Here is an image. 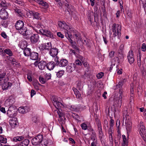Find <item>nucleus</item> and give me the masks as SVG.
<instances>
[{
  "label": "nucleus",
  "instance_id": "3c124183",
  "mask_svg": "<svg viewBox=\"0 0 146 146\" xmlns=\"http://www.w3.org/2000/svg\"><path fill=\"white\" fill-rule=\"evenodd\" d=\"M0 55L3 57L5 56H6V54L5 52V50H3L2 48H0Z\"/></svg>",
  "mask_w": 146,
  "mask_h": 146
},
{
  "label": "nucleus",
  "instance_id": "aec40b11",
  "mask_svg": "<svg viewBox=\"0 0 146 146\" xmlns=\"http://www.w3.org/2000/svg\"><path fill=\"white\" fill-rule=\"evenodd\" d=\"M1 70H0V84L2 83V82L6 80L5 76L6 72L3 71V72H1Z\"/></svg>",
  "mask_w": 146,
  "mask_h": 146
},
{
  "label": "nucleus",
  "instance_id": "0eeeda50",
  "mask_svg": "<svg viewBox=\"0 0 146 146\" xmlns=\"http://www.w3.org/2000/svg\"><path fill=\"white\" fill-rule=\"evenodd\" d=\"M39 37L37 34H32L30 37L31 43L33 44H35L39 40Z\"/></svg>",
  "mask_w": 146,
  "mask_h": 146
},
{
  "label": "nucleus",
  "instance_id": "69168bd1",
  "mask_svg": "<svg viewBox=\"0 0 146 146\" xmlns=\"http://www.w3.org/2000/svg\"><path fill=\"white\" fill-rule=\"evenodd\" d=\"M75 63L76 64L78 65H82V62L79 59L76 60L75 62Z\"/></svg>",
  "mask_w": 146,
  "mask_h": 146
},
{
  "label": "nucleus",
  "instance_id": "603ef678",
  "mask_svg": "<svg viewBox=\"0 0 146 146\" xmlns=\"http://www.w3.org/2000/svg\"><path fill=\"white\" fill-rule=\"evenodd\" d=\"M51 75L50 74H46L45 75V78L46 81L48 80L51 78Z\"/></svg>",
  "mask_w": 146,
  "mask_h": 146
},
{
  "label": "nucleus",
  "instance_id": "774afa93",
  "mask_svg": "<svg viewBox=\"0 0 146 146\" xmlns=\"http://www.w3.org/2000/svg\"><path fill=\"white\" fill-rule=\"evenodd\" d=\"M57 35L59 37L61 38H64V35L62 34L60 32H58L57 33Z\"/></svg>",
  "mask_w": 146,
  "mask_h": 146
},
{
  "label": "nucleus",
  "instance_id": "338daca9",
  "mask_svg": "<svg viewBox=\"0 0 146 146\" xmlns=\"http://www.w3.org/2000/svg\"><path fill=\"white\" fill-rule=\"evenodd\" d=\"M97 126L98 127V131H102L101 124L100 122H98Z\"/></svg>",
  "mask_w": 146,
  "mask_h": 146
},
{
  "label": "nucleus",
  "instance_id": "2eb2a0df",
  "mask_svg": "<svg viewBox=\"0 0 146 146\" xmlns=\"http://www.w3.org/2000/svg\"><path fill=\"white\" fill-rule=\"evenodd\" d=\"M9 123L11 127L13 128L17 127L18 126V122L16 120H13L12 119L9 120Z\"/></svg>",
  "mask_w": 146,
  "mask_h": 146
},
{
  "label": "nucleus",
  "instance_id": "37998d69",
  "mask_svg": "<svg viewBox=\"0 0 146 146\" xmlns=\"http://www.w3.org/2000/svg\"><path fill=\"white\" fill-rule=\"evenodd\" d=\"M39 79L40 82L42 84H44L46 81L45 78H44L41 76H39Z\"/></svg>",
  "mask_w": 146,
  "mask_h": 146
},
{
  "label": "nucleus",
  "instance_id": "4be33fe9",
  "mask_svg": "<svg viewBox=\"0 0 146 146\" xmlns=\"http://www.w3.org/2000/svg\"><path fill=\"white\" fill-rule=\"evenodd\" d=\"M44 46H42V48L44 50L45 49L47 50H49L52 48V46H51V43L50 42H48L47 43H45L44 45L43 44Z\"/></svg>",
  "mask_w": 146,
  "mask_h": 146
},
{
  "label": "nucleus",
  "instance_id": "bf43d9fd",
  "mask_svg": "<svg viewBox=\"0 0 146 146\" xmlns=\"http://www.w3.org/2000/svg\"><path fill=\"white\" fill-rule=\"evenodd\" d=\"M31 74H27V79L30 82H32V78L31 76Z\"/></svg>",
  "mask_w": 146,
  "mask_h": 146
},
{
  "label": "nucleus",
  "instance_id": "a18cd8bd",
  "mask_svg": "<svg viewBox=\"0 0 146 146\" xmlns=\"http://www.w3.org/2000/svg\"><path fill=\"white\" fill-rule=\"evenodd\" d=\"M65 36L67 38L68 40H70V39H71V38L72 37V35L70 33V32L67 31L66 33Z\"/></svg>",
  "mask_w": 146,
  "mask_h": 146
},
{
  "label": "nucleus",
  "instance_id": "9b49d317",
  "mask_svg": "<svg viewBox=\"0 0 146 146\" xmlns=\"http://www.w3.org/2000/svg\"><path fill=\"white\" fill-rule=\"evenodd\" d=\"M8 17L7 12L4 8H2L0 11V18L3 20H5Z\"/></svg>",
  "mask_w": 146,
  "mask_h": 146
},
{
  "label": "nucleus",
  "instance_id": "4d7b16f0",
  "mask_svg": "<svg viewBox=\"0 0 146 146\" xmlns=\"http://www.w3.org/2000/svg\"><path fill=\"white\" fill-rule=\"evenodd\" d=\"M20 34H21L23 35H28L29 36V35L30 34H31V33H30V32L29 31V30H27V27H26V31H25L24 32V33H20Z\"/></svg>",
  "mask_w": 146,
  "mask_h": 146
},
{
  "label": "nucleus",
  "instance_id": "680f3d73",
  "mask_svg": "<svg viewBox=\"0 0 146 146\" xmlns=\"http://www.w3.org/2000/svg\"><path fill=\"white\" fill-rule=\"evenodd\" d=\"M130 93L131 94H133L134 92L133 90V84L131 83L130 85Z\"/></svg>",
  "mask_w": 146,
  "mask_h": 146
},
{
  "label": "nucleus",
  "instance_id": "6e6d98bb",
  "mask_svg": "<svg viewBox=\"0 0 146 146\" xmlns=\"http://www.w3.org/2000/svg\"><path fill=\"white\" fill-rule=\"evenodd\" d=\"M99 136L100 140L102 139L103 136H104V133L102 131H99Z\"/></svg>",
  "mask_w": 146,
  "mask_h": 146
},
{
  "label": "nucleus",
  "instance_id": "6e6552de",
  "mask_svg": "<svg viewBox=\"0 0 146 146\" xmlns=\"http://www.w3.org/2000/svg\"><path fill=\"white\" fill-rule=\"evenodd\" d=\"M29 2L31 3H34L36 2L38 3L40 5H41L46 8H48V4L46 2L44 1L43 0H27Z\"/></svg>",
  "mask_w": 146,
  "mask_h": 146
},
{
  "label": "nucleus",
  "instance_id": "ddd939ff",
  "mask_svg": "<svg viewBox=\"0 0 146 146\" xmlns=\"http://www.w3.org/2000/svg\"><path fill=\"white\" fill-rule=\"evenodd\" d=\"M58 49L56 48H53L50 50L49 53L52 57H55L58 54Z\"/></svg>",
  "mask_w": 146,
  "mask_h": 146
},
{
  "label": "nucleus",
  "instance_id": "f257e3e1",
  "mask_svg": "<svg viewBox=\"0 0 146 146\" xmlns=\"http://www.w3.org/2000/svg\"><path fill=\"white\" fill-rule=\"evenodd\" d=\"M121 29V26L118 24H113L111 29L112 31L113 32V36L115 37L117 35L118 38H119L120 37Z\"/></svg>",
  "mask_w": 146,
  "mask_h": 146
},
{
  "label": "nucleus",
  "instance_id": "a19ab883",
  "mask_svg": "<svg viewBox=\"0 0 146 146\" xmlns=\"http://www.w3.org/2000/svg\"><path fill=\"white\" fill-rule=\"evenodd\" d=\"M15 11L17 13L19 16L22 17L23 16V14L22 13L20 9H16L15 10Z\"/></svg>",
  "mask_w": 146,
  "mask_h": 146
},
{
  "label": "nucleus",
  "instance_id": "5fc2aeb1",
  "mask_svg": "<svg viewBox=\"0 0 146 146\" xmlns=\"http://www.w3.org/2000/svg\"><path fill=\"white\" fill-rule=\"evenodd\" d=\"M56 57L54 58V61L56 62V63L55 64V65L58 66V64L59 63V61L58 60V56H56Z\"/></svg>",
  "mask_w": 146,
  "mask_h": 146
},
{
  "label": "nucleus",
  "instance_id": "f8f14e48",
  "mask_svg": "<svg viewBox=\"0 0 146 146\" xmlns=\"http://www.w3.org/2000/svg\"><path fill=\"white\" fill-rule=\"evenodd\" d=\"M30 14L32 16H33V18L38 20H41V17L40 14L36 12H33L32 11H30Z\"/></svg>",
  "mask_w": 146,
  "mask_h": 146
},
{
  "label": "nucleus",
  "instance_id": "4468645a",
  "mask_svg": "<svg viewBox=\"0 0 146 146\" xmlns=\"http://www.w3.org/2000/svg\"><path fill=\"white\" fill-rule=\"evenodd\" d=\"M75 67L76 65L75 64H69L66 68V70L68 72H71L75 70Z\"/></svg>",
  "mask_w": 146,
  "mask_h": 146
},
{
  "label": "nucleus",
  "instance_id": "e433bc0d",
  "mask_svg": "<svg viewBox=\"0 0 146 146\" xmlns=\"http://www.w3.org/2000/svg\"><path fill=\"white\" fill-rule=\"evenodd\" d=\"M53 105L55 108L58 110L60 109V107L61 105H62V103L58 101L54 102Z\"/></svg>",
  "mask_w": 146,
  "mask_h": 146
},
{
  "label": "nucleus",
  "instance_id": "39448f33",
  "mask_svg": "<svg viewBox=\"0 0 146 146\" xmlns=\"http://www.w3.org/2000/svg\"><path fill=\"white\" fill-rule=\"evenodd\" d=\"M15 109L16 107L13 106H10L9 108L7 113L9 117L12 118L15 116L16 114L15 111Z\"/></svg>",
  "mask_w": 146,
  "mask_h": 146
},
{
  "label": "nucleus",
  "instance_id": "bb28decb",
  "mask_svg": "<svg viewBox=\"0 0 146 146\" xmlns=\"http://www.w3.org/2000/svg\"><path fill=\"white\" fill-rule=\"evenodd\" d=\"M73 35L75 37H76V39L78 40H81V38L80 33L77 31H74Z\"/></svg>",
  "mask_w": 146,
  "mask_h": 146
},
{
  "label": "nucleus",
  "instance_id": "423d86ee",
  "mask_svg": "<svg viewBox=\"0 0 146 146\" xmlns=\"http://www.w3.org/2000/svg\"><path fill=\"white\" fill-rule=\"evenodd\" d=\"M133 51L131 50L129 51L128 53L127 58L128 61L130 64L133 63L135 61Z\"/></svg>",
  "mask_w": 146,
  "mask_h": 146
},
{
  "label": "nucleus",
  "instance_id": "a878e982",
  "mask_svg": "<svg viewBox=\"0 0 146 146\" xmlns=\"http://www.w3.org/2000/svg\"><path fill=\"white\" fill-rule=\"evenodd\" d=\"M72 90L73 91L76 97L77 98L80 99L81 98V94L78 90L75 88H73Z\"/></svg>",
  "mask_w": 146,
  "mask_h": 146
},
{
  "label": "nucleus",
  "instance_id": "79ce46f5",
  "mask_svg": "<svg viewBox=\"0 0 146 146\" xmlns=\"http://www.w3.org/2000/svg\"><path fill=\"white\" fill-rule=\"evenodd\" d=\"M0 5L2 7L4 8V9H6L7 8V5L5 1H1Z\"/></svg>",
  "mask_w": 146,
  "mask_h": 146
},
{
  "label": "nucleus",
  "instance_id": "2f4dec72",
  "mask_svg": "<svg viewBox=\"0 0 146 146\" xmlns=\"http://www.w3.org/2000/svg\"><path fill=\"white\" fill-rule=\"evenodd\" d=\"M6 102H9V104L11 105L15 103V99L14 98L10 97L6 100Z\"/></svg>",
  "mask_w": 146,
  "mask_h": 146
},
{
  "label": "nucleus",
  "instance_id": "c756f323",
  "mask_svg": "<svg viewBox=\"0 0 146 146\" xmlns=\"http://www.w3.org/2000/svg\"><path fill=\"white\" fill-rule=\"evenodd\" d=\"M90 134H91V139L93 141H95L96 139V133L94 130L90 132Z\"/></svg>",
  "mask_w": 146,
  "mask_h": 146
},
{
  "label": "nucleus",
  "instance_id": "6ab92c4d",
  "mask_svg": "<svg viewBox=\"0 0 146 146\" xmlns=\"http://www.w3.org/2000/svg\"><path fill=\"white\" fill-rule=\"evenodd\" d=\"M46 66V62L45 61H41L38 63V67L40 69L43 70Z\"/></svg>",
  "mask_w": 146,
  "mask_h": 146
},
{
  "label": "nucleus",
  "instance_id": "473e14b6",
  "mask_svg": "<svg viewBox=\"0 0 146 146\" xmlns=\"http://www.w3.org/2000/svg\"><path fill=\"white\" fill-rule=\"evenodd\" d=\"M139 129L140 131L143 134H146L145 135V136L146 135V131L145 129L144 126L143 124L140 125Z\"/></svg>",
  "mask_w": 146,
  "mask_h": 146
},
{
  "label": "nucleus",
  "instance_id": "09e8293b",
  "mask_svg": "<svg viewBox=\"0 0 146 146\" xmlns=\"http://www.w3.org/2000/svg\"><path fill=\"white\" fill-rule=\"evenodd\" d=\"M127 14L129 18H132L133 13L131 10H129L127 11Z\"/></svg>",
  "mask_w": 146,
  "mask_h": 146
},
{
  "label": "nucleus",
  "instance_id": "de8ad7c7",
  "mask_svg": "<svg viewBox=\"0 0 146 146\" xmlns=\"http://www.w3.org/2000/svg\"><path fill=\"white\" fill-rule=\"evenodd\" d=\"M48 144V142L47 140H44L42 142L41 144L42 146H47Z\"/></svg>",
  "mask_w": 146,
  "mask_h": 146
},
{
  "label": "nucleus",
  "instance_id": "dca6fc26",
  "mask_svg": "<svg viewBox=\"0 0 146 146\" xmlns=\"http://www.w3.org/2000/svg\"><path fill=\"white\" fill-rule=\"evenodd\" d=\"M68 64V61L66 59H61L59 61L58 66L61 67H65Z\"/></svg>",
  "mask_w": 146,
  "mask_h": 146
},
{
  "label": "nucleus",
  "instance_id": "1a4fd4ad",
  "mask_svg": "<svg viewBox=\"0 0 146 146\" xmlns=\"http://www.w3.org/2000/svg\"><path fill=\"white\" fill-rule=\"evenodd\" d=\"M58 25L60 27L61 29L62 30L64 29L67 32H70L71 28L69 26L66 24L65 22H60L58 24Z\"/></svg>",
  "mask_w": 146,
  "mask_h": 146
},
{
  "label": "nucleus",
  "instance_id": "0e129e2a",
  "mask_svg": "<svg viewBox=\"0 0 146 146\" xmlns=\"http://www.w3.org/2000/svg\"><path fill=\"white\" fill-rule=\"evenodd\" d=\"M58 111L57 110L56 111L59 117H62L63 116V114L62 113V112L60 111V109H58Z\"/></svg>",
  "mask_w": 146,
  "mask_h": 146
},
{
  "label": "nucleus",
  "instance_id": "f03ea898",
  "mask_svg": "<svg viewBox=\"0 0 146 146\" xmlns=\"http://www.w3.org/2000/svg\"><path fill=\"white\" fill-rule=\"evenodd\" d=\"M15 28L17 30L19 31V32L20 33H24L26 30V27L24 26V22L20 20L17 21L15 23Z\"/></svg>",
  "mask_w": 146,
  "mask_h": 146
},
{
  "label": "nucleus",
  "instance_id": "052dcab7",
  "mask_svg": "<svg viewBox=\"0 0 146 146\" xmlns=\"http://www.w3.org/2000/svg\"><path fill=\"white\" fill-rule=\"evenodd\" d=\"M32 121L33 122L35 123H37L38 121L37 119V117L36 116H35L33 117L32 119Z\"/></svg>",
  "mask_w": 146,
  "mask_h": 146
},
{
  "label": "nucleus",
  "instance_id": "c03bdc74",
  "mask_svg": "<svg viewBox=\"0 0 146 146\" xmlns=\"http://www.w3.org/2000/svg\"><path fill=\"white\" fill-rule=\"evenodd\" d=\"M124 82V81L123 80H121L120 82H119L118 84L116 85V88L117 89L121 88L122 86L123 85Z\"/></svg>",
  "mask_w": 146,
  "mask_h": 146
},
{
  "label": "nucleus",
  "instance_id": "4c0bfd02",
  "mask_svg": "<svg viewBox=\"0 0 146 146\" xmlns=\"http://www.w3.org/2000/svg\"><path fill=\"white\" fill-rule=\"evenodd\" d=\"M24 140L21 142V143L24 146H27L29 144V141L28 139L25 138Z\"/></svg>",
  "mask_w": 146,
  "mask_h": 146
},
{
  "label": "nucleus",
  "instance_id": "a211bd4d",
  "mask_svg": "<svg viewBox=\"0 0 146 146\" xmlns=\"http://www.w3.org/2000/svg\"><path fill=\"white\" fill-rule=\"evenodd\" d=\"M28 136V135L27 136H20L16 137L13 139V141L15 142L20 141L24 139L25 138H27Z\"/></svg>",
  "mask_w": 146,
  "mask_h": 146
},
{
  "label": "nucleus",
  "instance_id": "ea45409f",
  "mask_svg": "<svg viewBox=\"0 0 146 146\" xmlns=\"http://www.w3.org/2000/svg\"><path fill=\"white\" fill-rule=\"evenodd\" d=\"M70 109L71 111H74L76 112L80 110V108L77 107L76 106H71Z\"/></svg>",
  "mask_w": 146,
  "mask_h": 146
},
{
  "label": "nucleus",
  "instance_id": "c9c22d12",
  "mask_svg": "<svg viewBox=\"0 0 146 146\" xmlns=\"http://www.w3.org/2000/svg\"><path fill=\"white\" fill-rule=\"evenodd\" d=\"M126 124V129L127 131V133L128 134V133H130L132 129L131 125V124L130 123L129 124Z\"/></svg>",
  "mask_w": 146,
  "mask_h": 146
},
{
  "label": "nucleus",
  "instance_id": "c85d7f7f",
  "mask_svg": "<svg viewBox=\"0 0 146 146\" xmlns=\"http://www.w3.org/2000/svg\"><path fill=\"white\" fill-rule=\"evenodd\" d=\"M91 74L90 73H89L88 71L87 72H85L84 74L82 75L81 76V77L82 78L84 79H86L88 78H89L91 76Z\"/></svg>",
  "mask_w": 146,
  "mask_h": 146
},
{
  "label": "nucleus",
  "instance_id": "393cba45",
  "mask_svg": "<svg viewBox=\"0 0 146 146\" xmlns=\"http://www.w3.org/2000/svg\"><path fill=\"white\" fill-rule=\"evenodd\" d=\"M119 93L120 94V95L119 96V100L118 101V106L119 107V108H120L121 107V99L122 98V91L121 89H119Z\"/></svg>",
  "mask_w": 146,
  "mask_h": 146
},
{
  "label": "nucleus",
  "instance_id": "e2e57ef3",
  "mask_svg": "<svg viewBox=\"0 0 146 146\" xmlns=\"http://www.w3.org/2000/svg\"><path fill=\"white\" fill-rule=\"evenodd\" d=\"M141 49L143 51H145L146 50V44L143 43V44L141 47Z\"/></svg>",
  "mask_w": 146,
  "mask_h": 146
},
{
  "label": "nucleus",
  "instance_id": "f704fd0d",
  "mask_svg": "<svg viewBox=\"0 0 146 146\" xmlns=\"http://www.w3.org/2000/svg\"><path fill=\"white\" fill-rule=\"evenodd\" d=\"M0 142L6 143L7 142V139L6 137L0 135Z\"/></svg>",
  "mask_w": 146,
  "mask_h": 146
},
{
  "label": "nucleus",
  "instance_id": "412c9836",
  "mask_svg": "<svg viewBox=\"0 0 146 146\" xmlns=\"http://www.w3.org/2000/svg\"><path fill=\"white\" fill-rule=\"evenodd\" d=\"M55 64L53 61L49 62L47 64H46V67L48 70H51L53 69L55 66Z\"/></svg>",
  "mask_w": 146,
  "mask_h": 146
},
{
  "label": "nucleus",
  "instance_id": "7ed1b4c3",
  "mask_svg": "<svg viewBox=\"0 0 146 146\" xmlns=\"http://www.w3.org/2000/svg\"><path fill=\"white\" fill-rule=\"evenodd\" d=\"M42 140V135L41 134L38 135L32 139V143L33 145H38L41 143Z\"/></svg>",
  "mask_w": 146,
  "mask_h": 146
},
{
  "label": "nucleus",
  "instance_id": "5701e85b",
  "mask_svg": "<svg viewBox=\"0 0 146 146\" xmlns=\"http://www.w3.org/2000/svg\"><path fill=\"white\" fill-rule=\"evenodd\" d=\"M109 137L110 141V144L113 145V136L112 133H113L112 132L111 128V127L109 129Z\"/></svg>",
  "mask_w": 146,
  "mask_h": 146
},
{
  "label": "nucleus",
  "instance_id": "13d9d810",
  "mask_svg": "<svg viewBox=\"0 0 146 146\" xmlns=\"http://www.w3.org/2000/svg\"><path fill=\"white\" fill-rule=\"evenodd\" d=\"M115 52L113 51H111L109 54V56L110 58H112L114 56Z\"/></svg>",
  "mask_w": 146,
  "mask_h": 146
},
{
  "label": "nucleus",
  "instance_id": "cd10ccee",
  "mask_svg": "<svg viewBox=\"0 0 146 146\" xmlns=\"http://www.w3.org/2000/svg\"><path fill=\"white\" fill-rule=\"evenodd\" d=\"M5 52L6 53V54L8 55V56H7V58H8L9 57L13 55L12 51L9 48L5 49Z\"/></svg>",
  "mask_w": 146,
  "mask_h": 146
},
{
  "label": "nucleus",
  "instance_id": "49530a36",
  "mask_svg": "<svg viewBox=\"0 0 146 146\" xmlns=\"http://www.w3.org/2000/svg\"><path fill=\"white\" fill-rule=\"evenodd\" d=\"M18 111L20 113H25V111L24 110L23 107H19L18 109Z\"/></svg>",
  "mask_w": 146,
  "mask_h": 146
},
{
  "label": "nucleus",
  "instance_id": "58836bf2",
  "mask_svg": "<svg viewBox=\"0 0 146 146\" xmlns=\"http://www.w3.org/2000/svg\"><path fill=\"white\" fill-rule=\"evenodd\" d=\"M27 25L28 26H29L32 28L33 30H35L36 32L37 33H38V30L36 29L35 28V25L33 24L30 23H28Z\"/></svg>",
  "mask_w": 146,
  "mask_h": 146
},
{
  "label": "nucleus",
  "instance_id": "9d476101",
  "mask_svg": "<svg viewBox=\"0 0 146 146\" xmlns=\"http://www.w3.org/2000/svg\"><path fill=\"white\" fill-rule=\"evenodd\" d=\"M0 84V85L2 86V88L3 90H7L11 86L12 83L11 82H7L6 80L3 81Z\"/></svg>",
  "mask_w": 146,
  "mask_h": 146
},
{
  "label": "nucleus",
  "instance_id": "7c9ffc66",
  "mask_svg": "<svg viewBox=\"0 0 146 146\" xmlns=\"http://www.w3.org/2000/svg\"><path fill=\"white\" fill-rule=\"evenodd\" d=\"M64 73V70H60L56 72V76L57 77L61 78L63 75Z\"/></svg>",
  "mask_w": 146,
  "mask_h": 146
},
{
  "label": "nucleus",
  "instance_id": "f3484780",
  "mask_svg": "<svg viewBox=\"0 0 146 146\" xmlns=\"http://www.w3.org/2000/svg\"><path fill=\"white\" fill-rule=\"evenodd\" d=\"M30 56V59L31 60H37L38 57V54L36 52L33 51L31 53Z\"/></svg>",
  "mask_w": 146,
  "mask_h": 146
},
{
  "label": "nucleus",
  "instance_id": "72a5a7b5",
  "mask_svg": "<svg viewBox=\"0 0 146 146\" xmlns=\"http://www.w3.org/2000/svg\"><path fill=\"white\" fill-rule=\"evenodd\" d=\"M27 43L26 41L22 42L21 43L20 47L23 50L27 48Z\"/></svg>",
  "mask_w": 146,
  "mask_h": 146
},
{
  "label": "nucleus",
  "instance_id": "8fccbe9b",
  "mask_svg": "<svg viewBox=\"0 0 146 146\" xmlns=\"http://www.w3.org/2000/svg\"><path fill=\"white\" fill-rule=\"evenodd\" d=\"M104 75V73L103 72H101L98 73L96 75V77L98 79L102 78Z\"/></svg>",
  "mask_w": 146,
  "mask_h": 146
},
{
  "label": "nucleus",
  "instance_id": "864d4df0",
  "mask_svg": "<svg viewBox=\"0 0 146 146\" xmlns=\"http://www.w3.org/2000/svg\"><path fill=\"white\" fill-rule=\"evenodd\" d=\"M81 126L82 129L84 130H86L87 129V126L86 124L85 123H82L81 124Z\"/></svg>",
  "mask_w": 146,
  "mask_h": 146
},
{
  "label": "nucleus",
  "instance_id": "b1692460",
  "mask_svg": "<svg viewBox=\"0 0 146 146\" xmlns=\"http://www.w3.org/2000/svg\"><path fill=\"white\" fill-rule=\"evenodd\" d=\"M31 52V49L30 48H27L24 50L23 53L25 56H30Z\"/></svg>",
  "mask_w": 146,
  "mask_h": 146
},
{
  "label": "nucleus",
  "instance_id": "20e7f679",
  "mask_svg": "<svg viewBox=\"0 0 146 146\" xmlns=\"http://www.w3.org/2000/svg\"><path fill=\"white\" fill-rule=\"evenodd\" d=\"M38 33L42 34L43 35H45L46 37H49L52 39L54 38L55 36L53 33L50 31L46 30L40 29L38 30Z\"/></svg>",
  "mask_w": 146,
  "mask_h": 146
}]
</instances>
